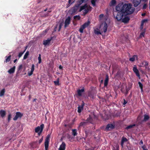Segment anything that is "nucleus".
I'll return each mask as SVG.
<instances>
[{"label": "nucleus", "instance_id": "nucleus-1", "mask_svg": "<svg viewBox=\"0 0 150 150\" xmlns=\"http://www.w3.org/2000/svg\"><path fill=\"white\" fill-rule=\"evenodd\" d=\"M117 11H120L126 16L132 14L134 11V9L132 7L131 4H123V3L119 4L116 7Z\"/></svg>", "mask_w": 150, "mask_h": 150}, {"label": "nucleus", "instance_id": "nucleus-2", "mask_svg": "<svg viewBox=\"0 0 150 150\" xmlns=\"http://www.w3.org/2000/svg\"><path fill=\"white\" fill-rule=\"evenodd\" d=\"M92 8L89 5H88L87 4H85L83 6H81L79 11V12L81 11L82 10L84 9L83 11V14L84 15H85L87 14L89 11L91 10Z\"/></svg>", "mask_w": 150, "mask_h": 150}, {"label": "nucleus", "instance_id": "nucleus-3", "mask_svg": "<svg viewBox=\"0 0 150 150\" xmlns=\"http://www.w3.org/2000/svg\"><path fill=\"white\" fill-rule=\"evenodd\" d=\"M115 11L114 13V15L115 16V15L116 16V18L117 21H119L121 20L123 18L124 16H126L125 14H124L122 12L120 11Z\"/></svg>", "mask_w": 150, "mask_h": 150}, {"label": "nucleus", "instance_id": "nucleus-4", "mask_svg": "<svg viewBox=\"0 0 150 150\" xmlns=\"http://www.w3.org/2000/svg\"><path fill=\"white\" fill-rule=\"evenodd\" d=\"M89 24L90 22L88 21L87 23H85L83 24L82 25L79 29V31L80 32V33H83L84 29L88 27V26L89 25Z\"/></svg>", "mask_w": 150, "mask_h": 150}, {"label": "nucleus", "instance_id": "nucleus-5", "mask_svg": "<svg viewBox=\"0 0 150 150\" xmlns=\"http://www.w3.org/2000/svg\"><path fill=\"white\" fill-rule=\"evenodd\" d=\"M23 114L19 112H16V115L13 118V120L14 121L16 120L19 118H21L23 116Z\"/></svg>", "mask_w": 150, "mask_h": 150}, {"label": "nucleus", "instance_id": "nucleus-6", "mask_svg": "<svg viewBox=\"0 0 150 150\" xmlns=\"http://www.w3.org/2000/svg\"><path fill=\"white\" fill-rule=\"evenodd\" d=\"M115 128V125L112 124H108L106 126L105 130L106 131L110 130Z\"/></svg>", "mask_w": 150, "mask_h": 150}, {"label": "nucleus", "instance_id": "nucleus-7", "mask_svg": "<svg viewBox=\"0 0 150 150\" xmlns=\"http://www.w3.org/2000/svg\"><path fill=\"white\" fill-rule=\"evenodd\" d=\"M71 18L70 17L68 16L65 20L64 22V28H66L70 23Z\"/></svg>", "mask_w": 150, "mask_h": 150}, {"label": "nucleus", "instance_id": "nucleus-8", "mask_svg": "<svg viewBox=\"0 0 150 150\" xmlns=\"http://www.w3.org/2000/svg\"><path fill=\"white\" fill-rule=\"evenodd\" d=\"M44 124H42L41 125H40V126H38L35 128V132H40L42 128V131H43L44 128Z\"/></svg>", "mask_w": 150, "mask_h": 150}, {"label": "nucleus", "instance_id": "nucleus-9", "mask_svg": "<svg viewBox=\"0 0 150 150\" xmlns=\"http://www.w3.org/2000/svg\"><path fill=\"white\" fill-rule=\"evenodd\" d=\"M133 70L135 73L136 75L140 79V75L138 69H137L136 65H134L133 68Z\"/></svg>", "mask_w": 150, "mask_h": 150}, {"label": "nucleus", "instance_id": "nucleus-10", "mask_svg": "<svg viewBox=\"0 0 150 150\" xmlns=\"http://www.w3.org/2000/svg\"><path fill=\"white\" fill-rule=\"evenodd\" d=\"M148 64V63L146 61H144L142 63V67L143 68L144 67H145L146 72L149 71V69L148 67H147Z\"/></svg>", "mask_w": 150, "mask_h": 150}, {"label": "nucleus", "instance_id": "nucleus-11", "mask_svg": "<svg viewBox=\"0 0 150 150\" xmlns=\"http://www.w3.org/2000/svg\"><path fill=\"white\" fill-rule=\"evenodd\" d=\"M52 38L53 37H51L50 38H48L46 40H44L43 44L45 45H49Z\"/></svg>", "mask_w": 150, "mask_h": 150}, {"label": "nucleus", "instance_id": "nucleus-12", "mask_svg": "<svg viewBox=\"0 0 150 150\" xmlns=\"http://www.w3.org/2000/svg\"><path fill=\"white\" fill-rule=\"evenodd\" d=\"M78 8L76 7H73L70 10L71 14H74L77 11Z\"/></svg>", "mask_w": 150, "mask_h": 150}, {"label": "nucleus", "instance_id": "nucleus-13", "mask_svg": "<svg viewBox=\"0 0 150 150\" xmlns=\"http://www.w3.org/2000/svg\"><path fill=\"white\" fill-rule=\"evenodd\" d=\"M124 16L125 17L121 20L122 22L125 23H127L130 20L129 18L127 16Z\"/></svg>", "mask_w": 150, "mask_h": 150}, {"label": "nucleus", "instance_id": "nucleus-14", "mask_svg": "<svg viewBox=\"0 0 150 150\" xmlns=\"http://www.w3.org/2000/svg\"><path fill=\"white\" fill-rule=\"evenodd\" d=\"M66 144L64 142H62L60 145L58 150H65L66 148Z\"/></svg>", "mask_w": 150, "mask_h": 150}, {"label": "nucleus", "instance_id": "nucleus-15", "mask_svg": "<svg viewBox=\"0 0 150 150\" xmlns=\"http://www.w3.org/2000/svg\"><path fill=\"white\" fill-rule=\"evenodd\" d=\"M133 3L134 7L137 6L141 2V0H133Z\"/></svg>", "mask_w": 150, "mask_h": 150}, {"label": "nucleus", "instance_id": "nucleus-16", "mask_svg": "<svg viewBox=\"0 0 150 150\" xmlns=\"http://www.w3.org/2000/svg\"><path fill=\"white\" fill-rule=\"evenodd\" d=\"M84 91V88L83 87L81 89H79L77 91L78 95L79 96H82V93Z\"/></svg>", "mask_w": 150, "mask_h": 150}, {"label": "nucleus", "instance_id": "nucleus-17", "mask_svg": "<svg viewBox=\"0 0 150 150\" xmlns=\"http://www.w3.org/2000/svg\"><path fill=\"white\" fill-rule=\"evenodd\" d=\"M109 81L108 76L106 75V78L104 80V86L106 87L107 86Z\"/></svg>", "mask_w": 150, "mask_h": 150}, {"label": "nucleus", "instance_id": "nucleus-18", "mask_svg": "<svg viewBox=\"0 0 150 150\" xmlns=\"http://www.w3.org/2000/svg\"><path fill=\"white\" fill-rule=\"evenodd\" d=\"M6 115V111L5 110H0V115L2 118L4 117Z\"/></svg>", "mask_w": 150, "mask_h": 150}, {"label": "nucleus", "instance_id": "nucleus-19", "mask_svg": "<svg viewBox=\"0 0 150 150\" xmlns=\"http://www.w3.org/2000/svg\"><path fill=\"white\" fill-rule=\"evenodd\" d=\"M34 70V64L32 65L31 71L30 72H29L28 74V75L29 76H30L32 75L33 74V73Z\"/></svg>", "mask_w": 150, "mask_h": 150}, {"label": "nucleus", "instance_id": "nucleus-20", "mask_svg": "<svg viewBox=\"0 0 150 150\" xmlns=\"http://www.w3.org/2000/svg\"><path fill=\"white\" fill-rule=\"evenodd\" d=\"M16 69L15 66H14L12 68H11L8 71V73L10 74H11L14 72Z\"/></svg>", "mask_w": 150, "mask_h": 150}, {"label": "nucleus", "instance_id": "nucleus-21", "mask_svg": "<svg viewBox=\"0 0 150 150\" xmlns=\"http://www.w3.org/2000/svg\"><path fill=\"white\" fill-rule=\"evenodd\" d=\"M138 57L136 55H134L132 57L129 59V60L132 62H134L136 59H137Z\"/></svg>", "mask_w": 150, "mask_h": 150}, {"label": "nucleus", "instance_id": "nucleus-22", "mask_svg": "<svg viewBox=\"0 0 150 150\" xmlns=\"http://www.w3.org/2000/svg\"><path fill=\"white\" fill-rule=\"evenodd\" d=\"M49 141L45 140V150H48V149L49 146Z\"/></svg>", "mask_w": 150, "mask_h": 150}, {"label": "nucleus", "instance_id": "nucleus-23", "mask_svg": "<svg viewBox=\"0 0 150 150\" xmlns=\"http://www.w3.org/2000/svg\"><path fill=\"white\" fill-rule=\"evenodd\" d=\"M86 121L91 123H93V119L91 117L90 115H89V117L87 118Z\"/></svg>", "mask_w": 150, "mask_h": 150}, {"label": "nucleus", "instance_id": "nucleus-24", "mask_svg": "<svg viewBox=\"0 0 150 150\" xmlns=\"http://www.w3.org/2000/svg\"><path fill=\"white\" fill-rule=\"evenodd\" d=\"M149 118V115H144V120H142L143 121L146 122L148 120Z\"/></svg>", "mask_w": 150, "mask_h": 150}, {"label": "nucleus", "instance_id": "nucleus-25", "mask_svg": "<svg viewBox=\"0 0 150 150\" xmlns=\"http://www.w3.org/2000/svg\"><path fill=\"white\" fill-rule=\"evenodd\" d=\"M107 28V23H105L104 24V26L103 28V31L104 33H105L106 32Z\"/></svg>", "mask_w": 150, "mask_h": 150}, {"label": "nucleus", "instance_id": "nucleus-26", "mask_svg": "<svg viewBox=\"0 0 150 150\" xmlns=\"http://www.w3.org/2000/svg\"><path fill=\"white\" fill-rule=\"evenodd\" d=\"M127 141V139L125 137H123L122 138V140L121 141V145L122 146H123V145L125 142Z\"/></svg>", "mask_w": 150, "mask_h": 150}, {"label": "nucleus", "instance_id": "nucleus-27", "mask_svg": "<svg viewBox=\"0 0 150 150\" xmlns=\"http://www.w3.org/2000/svg\"><path fill=\"white\" fill-rule=\"evenodd\" d=\"M11 55H9L8 57L6 56L5 57V58H6L5 61H4V62L7 63L9 62L11 59Z\"/></svg>", "mask_w": 150, "mask_h": 150}, {"label": "nucleus", "instance_id": "nucleus-28", "mask_svg": "<svg viewBox=\"0 0 150 150\" xmlns=\"http://www.w3.org/2000/svg\"><path fill=\"white\" fill-rule=\"evenodd\" d=\"M94 33L95 34L97 35L101 34V33L99 30L98 28L94 30Z\"/></svg>", "mask_w": 150, "mask_h": 150}, {"label": "nucleus", "instance_id": "nucleus-29", "mask_svg": "<svg viewBox=\"0 0 150 150\" xmlns=\"http://www.w3.org/2000/svg\"><path fill=\"white\" fill-rule=\"evenodd\" d=\"M87 122L86 121L83 122H81L79 125V127H81L83 126H86Z\"/></svg>", "mask_w": 150, "mask_h": 150}, {"label": "nucleus", "instance_id": "nucleus-30", "mask_svg": "<svg viewBox=\"0 0 150 150\" xmlns=\"http://www.w3.org/2000/svg\"><path fill=\"white\" fill-rule=\"evenodd\" d=\"M5 92V89L4 88L0 92V96H3Z\"/></svg>", "mask_w": 150, "mask_h": 150}, {"label": "nucleus", "instance_id": "nucleus-31", "mask_svg": "<svg viewBox=\"0 0 150 150\" xmlns=\"http://www.w3.org/2000/svg\"><path fill=\"white\" fill-rule=\"evenodd\" d=\"M136 126V125L135 124H134L133 125H131L127 126L126 127V129H128L131 128H132L133 127L135 126Z\"/></svg>", "mask_w": 150, "mask_h": 150}, {"label": "nucleus", "instance_id": "nucleus-32", "mask_svg": "<svg viewBox=\"0 0 150 150\" xmlns=\"http://www.w3.org/2000/svg\"><path fill=\"white\" fill-rule=\"evenodd\" d=\"M72 130L73 135L75 136L77 135V130L76 129H72Z\"/></svg>", "mask_w": 150, "mask_h": 150}, {"label": "nucleus", "instance_id": "nucleus-33", "mask_svg": "<svg viewBox=\"0 0 150 150\" xmlns=\"http://www.w3.org/2000/svg\"><path fill=\"white\" fill-rule=\"evenodd\" d=\"M29 51H27L24 56L23 59H26L27 58L28 55H29Z\"/></svg>", "mask_w": 150, "mask_h": 150}, {"label": "nucleus", "instance_id": "nucleus-34", "mask_svg": "<svg viewBox=\"0 0 150 150\" xmlns=\"http://www.w3.org/2000/svg\"><path fill=\"white\" fill-rule=\"evenodd\" d=\"M148 21V19H144L142 20V23H141V27L143 26V25L144 23H147ZM142 28H141V29H142Z\"/></svg>", "mask_w": 150, "mask_h": 150}, {"label": "nucleus", "instance_id": "nucleus-35", "mask_svg": "<svg viewBox=\"0 0 150 150\" xmlns=\"http://www.w3.org/2000/svg\"><path fill=\"white\" fill-rule=\"evenodd\" d=\"M59 78H58L56 81H54V82L55 85L57 86H59Z\"/></svg>", "mask_w": 150, "mask_h": 150}, {"label": "nucleus", "instance_id": "nucleus-36", "mask_svg": "<svg viewBox=\"0 0 150 150\" xmlns=\"http://www.w3.org/2000/svg\"><path fill=\"white\" fill-rule=\"evenodd\" d=\"M83 109V108H81L80 106H79L78 107V112L80 113L81 112L82 110Z\"/></svg>", "mask_w": 150, "mask_h": 150}, {"label": "nucleus", "instance_id": "nucleus-37", "mask_svg": "<svg viewBox=\"0 0 150 150\" xmlns=\"http://www.w3.org/2000/svg\"><path fill=\"white\" fill-rule=\"evenodd\" d=\"M96 0H91V2L92 4V5L93 6H96Z\"/></svg>", "mask_w": 150, "mask_h": 150}, {"label": "nucleus", "instance_id": "nucleus-38", "mask_svg": "<svg viewBox=\"0 0 150 150\" xmlns=\"http://www.w3.org/2000/svg\"><path fill=\"white\" fill-rule=\"evenodd\" d=\"M146 32V29H144L142 30L141 31V36L144 37V34Z\"/></svg>", "mask_w": 150, "mask_h": 150}, {"label": "nucleus", "instance_id": "nucleus-39", "mask_svg": "<svg viewBox=\"0 0 150 150\" xmlns=\"http://www.w3.org/2000/svg\"><path fill=\"white\" fill-rule=\"evenodd\" d=\"M80 16H75L74 17V18L75 20H79L80 19Z\"/></svg>", "mask_w": 150, "mask_h": 150}, {"label": "nucleus", "instance_id": "nucleus-40", "mask_svg": "<svg viewBox=\"0 0 150 150\" xmlns=\"http://www.w3.org/2000/svg\"><path fill=\"white\" fill-rule=\"evenodd\" d=\"M38 63L39 64L40 63L42 62V60L41 58V55L40 54H39V57H38Z\"/></svg>", "mask_w": 150, "mask_h": 150}, {"label": "nucleus", "instance_id": "nucleus-41", "mask_svg": "<svg viewBox=\"0 0 150 150\" xmlns=\"http://www.w3.org/2000/svg\"><path fill=\"white\" fill-rule=\"evenodd\" d=\"M110 3L111 6L114 5L116 3V1L115 0H112L110 2Z\"/></svg>", "mask_w": 150, "mask_h": 150}, {"label": "nucleus", "instance_id": "nucleus-42", "mask_svg": "<svg viewBox=\"0 0 150 150\" xmlns=\"http://www.w3.org/2000/svg\"><path fill=\"white\" fill-rule=\"evenodd\" d=\"M63 22H62L60 23L59 26V29H58V31H59L62 27V26L63 25Z\"/></svg>", "mask_w": 150, "mask_h": 150}, {"label": "nucleus", "instance_id": "nucleus-43", "mask_svg": "<svg viewBox=\"0 0 150 150\" xmlns=\"http://www.w3.org/2000/svg\"><path fill=\"white\" fill-rule=\"evenodd\" d=\"M26 49L23 52H20L19 53L18 57L19 58L21 57L22 55L23 54V53L24 52H25Z\"/></svg>", "mask_w": 150, "mask_h": 150}, {"label": "nucleus", "instance_id": "nucleus-44", "mask_svg": "<svg viewBox=\"0 0 150 150\" xmlns=\"http://www.w3.org/2000/svg\"><path fill=\"white\" fill-rule=\"evenodd\" d=\"M50 134H48L47 135V136L46 137L45 140L49 141V139L50 137Z\"/></svg>", "mask_w": 150, "mask_h": 150}, {"label": "nucleus", "instance_id": "nucleus-45", "mask_svg": "<svg viewBox=\"0 0 150 150\" xmlns=\"http://www.w3.org/2000/svg\"><path fill=\"white\" fill-rule=\"evenodd\" d=\"M11 114H8V122H9L11 120Z\"/></svg>", "mask_w": 150, "mask_h": 150}, {"label": "nucleus", "instance_id": "nucleus-46", "mask_svg": "<svg viewBox=\"0 0 150 150\" xmlns=\"http://www.w3.org/2000/svg\"><path fill=\"white\" fill-rule=\"evenodd\" d=\"M104 16V15L103 14H101L99 16V20H101L103 18Z\"/></svg>", "mask_w": 150, "mask_h": 150}, {"label": "nucleus", "instance_id": "nucleus-47", "mask_svg": "<svg viewBox=\"0 0 150 150\" xmlns=\"http://www.w3.org/2000/svg\"><path fill=\"white\" fill-rule=\"evenodd\" d=\"M88 0H79L80 2V4H81L83 2H86Z\"/></svg>", "mask_w": 150, "mask_h": 150}, {"label": "nucleus", "instance_id": "nucleus-48", "mask_svg": "<svg viewBox=\"0 0 150 150\" xmlns=\"http://www.w3.org/2000/svg\"><path fill=\"white\" fill-rule=\"evenodd\" d=\"M71 0H69V1H68L69 4L68 5H67V8H68L69 6H70V4H71L73 3V2L72 3H71Z\"/></svg>", "mask_w": 150, "mask_h": 150}, {"label": "nucleus", "instance_id": "nucleus-49", "mask_svg": "<svg viewBox=\"0 0 150 150\" xmlns=\"http://www.w3.org/2000/svg\"><path fill=\"white\" fill-rule=\"evenodd\" d=\"M78 2L79 3V4H76V5H75V6H74V7H76L78 8L79 6L81 4H80V1H79H79H78Z\"/></svg>", "mask_w": 150, "mask_h": 150}, {"label": "nucleus", "instance_id": "nucleus-50", "mask_svg": "<svg viewBox=\"0 0 150 150\" xmlns=\"http://www.w3.org/2000/svg\"><path fill=\"white\" fill-rule=\"evenodd\" d=\"M143 150H148V149L146 146L144 145L142 147Z\"/></svg>", "mask_w": 150, "mask_h": 150}, {"label": "nucleus", "instance_id": "nucleus-51", "mask_svg": "<svg viewBox=\"0 0 150 150\" xmlns=\"http://www.w3.org/2000/svg\"><path fill=\"white\" fill-rule=\"evenodd\" d=\"M115 147H114V149L115 150H119V146L118 145H116L115 146Z\"/></svg>", "mask_w": 150, "mask_h": 150}, {"label": "nucleus", "instance_id": "nucleus-52", "mask_svg": "<svg viewBox=\"0 0 150 150\" xmlns=\"http://www.w3.org/2000/svg\"><path fill=\"white\" fill-rule=\"evenodd\" d=\"M43 139V137L42 136V137L39 140V143L40 144L42 142Z\"/></svg>", "mask_w": 150, "mask_h": 150}, {"label": "nucleus", "instance_id": "nucleus-53", "mask_svg": "<svg viewBox=\"0 0 150 150\" xmlns=\"http://www.w3.org/2000/svg\"><path fill=\"white\" fill-rule=\"evenodd\" d=\"M22 67L23 66L22 64L20 65L18 67V70L19 71L21 70L22 68Z\"/></svg>", "mask_w": 150, "mask_h": 150}, {"label": "nucleus", "instance_id": "nucleus-54", "mask_svg": "<svg viewBox=\"0 0 150 150\" xmlns=\"http://www.w3.org/2000/svg\"><path fill=\"white\" fill-rule=\"evenodd\" d=\"M147 7V4H145L143 7V9H145Z\"/></svg>", "mask_w": 150, "mask_h": 150}, {"label": "nucleus", "instance_id": "nucleus-55", "mask_svg": "<svg viewBox=\"0 0 150 150\" xmlns=\"http://www.w3.org/2000/svg\"><path fill=\"white\" fill-rule=\"evenodd\" d=\"M42 132V129L40 131L38 132H37V133H38V136H40L41 135Z\"/></svg>", "mask_w": 150, "mask_h": 150}, {"label": "nucleus", "instance_id": "nucleus-56", "mask_svg": "<svg viewBox=\"0 0 150 150\" xmlns=\"http://www.w3.org/2000/svg\"><path fill=\"white\" fill-rule=\"evenodd\" d=\"M126 91L125 92V94H127L128 93V92L129 90V89H128L127 88V86L126 87Z\"/></svg>", "mask_w": 150, "mask_h": 150}, {"label": "nucleus", "instance_id": "nucleus-57", "mask_svg": "<svg viewBox=\"0 0 150 150\" xmlns=\"http://www.w3.org/2000/svg\"><path fill=\"white\" fill-rule=\"evenodd\" d=\"M84 105V103L83 101H82V103L81 106H80V107H81V108H83V107Z\"/></svg>", "mask_w": 150, "mask_h": 150}, {"label": "nucleus", "instance_id": "nucleus-58", "mask_svg": "<svg viewBox=\"0 0 150 150\" xmlns=\"http://www.w3.org/2000/svg\"><path fill=\"white\" fill-rule=\"evenodd\" d=\"M123 100L124 102L123 103V105H125L127 103V102L124 99Z\"/></svg>", "mask_w": 150, "mask_h": 150}, {"label": "nucleus", "instance_id": "nucleus-59", "mask_svg": "<svg viewBox=\"0 0 150 150\" xmlns=\"http://www.w3.org/2000/svg\"><path fill=\"white\" fill-rule=\"evenodd\" d=\"M59 68L60 69H62L63 67L61 65H60L59 66Z\"/></svg>", "mask_w": 150, "mask_h": 150}, {"label": "nucleus", "instance_id": "nucleus-60", "mask_svg": "<svg viewBox=\"0 0 150 150\" xmlns=\"http://www.w3.org/2000/svg\"><path fill=\"white\" fill-rule=\"evenodd\" d=\"M138 83L139 84V87L141 88V82L140 81H139L138 82Z\"/></svg>", "mask_w": 150, "mask_h": 150}, {"label": "nucleus", "instance_id": "nucleus-61", "mask_svg": "<svg viewBox=\"0 0 150 150\" xmlns=\"http://www.w3.org/2000/svg\"><path fill=\"white\" fill-rule=\"evenodd\" d=\"M146 15V13H143L142 14H141V16H144L145 15Z\"/></svg>", "mask_w": 150, "mask_h": 150}, {"label": "nucleus", "instance_id": "nucleus-62", "mask_svg": "<svg viewBox=\"0 0 150 150\" xmlns=\"http://www.w3.org/2000/svg\"><path fill=\"white\" fill-rule=\"evenodd\" d=\"M142 88H143V85L141 83V92H142H142L143 91Z\"/></svg>", "mask_w": 150, "mask_h": 150}, {"label": "nucleus", "instance_id": "nucleus-63", "mask_svg": "<svg viewBox=\"0 0 150 150\" xmlns=\"http://www.w3.org/2000/svg\"><path fill=\"white\" fill-rule=\"evenodd\" d=\"M142 1L145 2L148 1V0H141Z\"/></svg>", "mask_w": 150, "mask_h": 150}, {"label": "nucleus", "instance_id": "nucleus-64", "mask_svg": "<svg viewBox=\"0 0 150 150\" xmlns=\"http://www.w3.org/2000/svg\"><path fill=\"white\" fill-rule=\"evenodd\" d=\"M141 73H142V74H145V72H144L143 71H142V70H141Z\"/></svg>", "mask_w": 150, "mask_h": 150}]
</instances>
